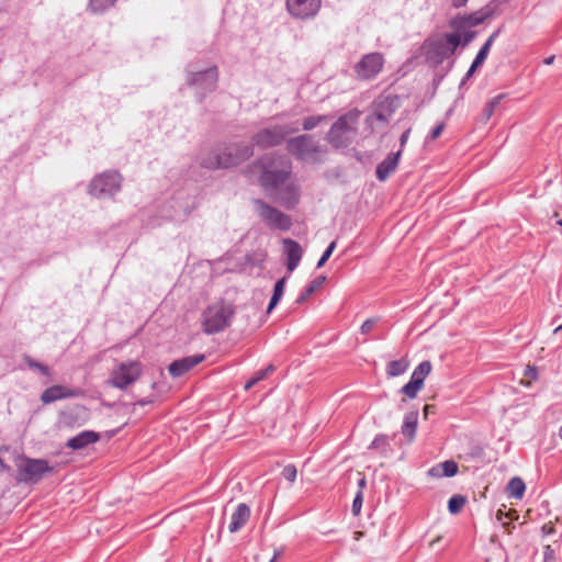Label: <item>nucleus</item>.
<instances>
[{"label":"nucleus","instance_id":"obj_1","mask_svg":"<svg viewBox=\"0 0 562 562\" xmlns=\"http://www.w3.org/2000/svg\"><path fill=\"white\" fill-rule=\"evenodd\" d=\"M291 172L290 161L281 158L265 165L261 184L265 189L274 190L273 198L283 206L291 209L299 202V189L293 181H289Z\"/></svg>","mask_w":562,"mask_h":562},{"label":"nucleus","instance_id":"obj_2","mask_svg":"<svg viewBox=\"0 0 562 562\" xmlns=\"http://www.w3.org/2000/svg\"><path fill=\"white\" fill-rule=\"evenodd\" d=\"M461 43L459 33H450L431 37L423 45L424 54L428 59L440 63L450 57Z\"/></svg>","mask_w":562,"mask_h":562},{"label":"nucleus","instance_id":"obj_3","mask_svg":"<svg viewBox=\"0 0 562 562\" xmlns=\"http://www.w3.org/2000/svg\"><path fill=\"white\" fill-rule=\"evenodd\" d=\"M233 308L224 302L210 305L203 313V329L206 334H214L225 329L232 319Z\"/></svg>","mask_w":562,"mask_h":562},{"label":"nucleus","instance_id":"obj_4","mask_svg":"<svg viewBox=\"0 0 562 562\" xmlns=\"http://www.w3.org/2000/svg\"><path fill=\"white\" fill-rule=\"evenodd\" d=\"M252 150L249 146L229 145L225 147L221 154H216L203 160V165L207 168H228L244 161L250 157Z\"/></svg>","mask_w":562,"mask_h":562},{"label":"nucleus","instance_id":"obj_5","mask_svg":"<svg viewBox=\"0 0 562 562\" xmlns=\"http://www.w3.org/2000/svg\"><path fill=\"white\" fill-rule=\"evenodd\" d=\"M143 372V364L137 360L116 363L110 374L109 384L124 390L138 380Z\"/></svg>","mask_w":562,"mask_h":562},{"label":"nucleus","instance_id":"obj_6","mask_svg":"<svg viewBox=\"0 0 562 562\" xmlns=\"http://www.w3.org/2000/svg\"><path fill=\"white\" fill-rule=\"evenodd\" d=\"M359 113L349 112L333 125L328 133V140L335 147H345L350 143L351 135L358 122Z\"/></svg>","mask_w":562,"mask_h":562},{"label":"nucleus","instance_id":"obj_7","mask_svg":"<svg viewBox=\"0 0 562 562\" xmlns=\"http://www.w3.org/2000/svg\"><path fill=\"white\" fill-rule=\"evenodd\" d=\"M19 481L38 482L45 473L50 471L48 463L44 460L20 459L16 463Z\"/></svg>","mask_w":562,"mask_h":562},{"label":"nucleus","instance_id":"obj_8","mask_svg":"<svg viewBox=\"0 0 562 562\" xmlns=\"http://www.w3.org/2000/svg\"><path fill=\"white\" fill-rule=\"evenodd\" d=\"M121 176L117 172H105L95 177L90 186V194L95 198L110 196L120 189Z\"/></svg>","mask_w":562,"mask_h":562},{"label":"nucleus","instance_id":"obj_9","mask_svg":"<svg viewBox=\"0 0 562 562\" xmlns=\"http://www.w3.org/2000/svg\"><path fill=\"white\" fill-rule=\"evenodd\" d=\"M256 211L259 216L271 227L286 231L291 226V220L288 215L262 201H256Z\"/></svg>","mask_w":562,"mask_h":562},{"label":"nucleus","instance_id":"obj_10","mask_svg":"<svg viewBox=\"0 0 562 562\" xmlns=\"http://www.w3.org/2000/svg\"><path fill=\"white\" fill-rule=\"evenodd\" d=\"M384 64L383 56L379 53H371L361 58L356 65L355 71L360 79H372L382 69Z\"/></svg>","mask_w":562,"mask_h":562},{"label":"nucleus","instance_id":"obj_11","mask_svg":"<svg viewBox=\"0 0 562 562\" xmlns=\"http://www.w3.org/2000/svg\"><path fill=\"white\" fill-rule=\"evenodd\" d=\"M290 153L302 160L312 161L317 158V146L310 136H299L289 142Z\"/></svg>","mask_w":562,"mask_h":562},{"label":"nucleus","instance_id":"obj_12","mask_svg":"<svg viewBox=\"0 0 562 562\" xmlns=\"http://www.w3.org/2000/svg\"><path fill=\"white\" fill-rule=\"evenodd\" d=\"M321 3V0H286V9L296 19H308L318 12Z\"/></svg>","mask_w":562,"mask_h":562},{"label":"nucleus","instance_id":"obj_13","mask_svg":"<svg viewBox=\"0 0 562 562\" xmlns=\"http://www.w3.org/2000/svg\"><path fill=\"white\" fill-rule=\"evenodd\" d=\"M295 128H288L284 126H276L273 128H266L259 132L254 142L262 147L278 145L288 134L293 133Z\"/></svg>","mask_w":562,"mask_h":562},{"label":"nucleus","instance_id":"obj_14","mask_svg":"<svg viewBox=\"0 0 562 562\" xmlns=\"http://www.w3.org/2000/svg\"><path fill=\"white\" fill-rule=\"evenodd\" d=\"M204 360L203 355H194L190 357L182 358L180 360L173 361L169 366V372L172 376H181L189 370L193 369L195 366L201 363Z\"/></svg>","mask_w":562,"mask_h":562},{"label":"nucleus","instance_id":"obj_15","mask_svg":"<svg viewBox=\"0 0 562 562\" xmlns=\"http://www.w3.org/2000/svg\"><path fill=\"white\" fill-rule=\"evenodd\" d=\"M284 254L286 256V267L289 272H292L301 261L303 249L299 243L285 238L283 239Z\"/></svg>","mask_w":562,"mask_h":562},{"label":"nucleus","instance_id":"obj_16","mask_svg":"<svg viewBox=\"0 0 562 562\" xmlns=\"http://www.w3.org/2000/svg\"><path fill=\"white\" fill-rule=\"evenodd\" d=\"M100 435L92 430H85L67 441V447L72 450H80L99 441Z\"/></svg>","mask_w":562,"mask_h":562},{"label":"nucleus","instance_id":"obj_17","mask_svg":"<svg viewBox=\"0 0 562 562\" xmlns=\"http://www.w3.org/2000/svg\"><path fill=\"white\" fill-rule=\"evenodd\" d=\"M250 517V509L246 504H239L235 512L231 516V521L228 525V530L231 532L238 531L241 527L246 525Z\"/></svg>","mask_w":562,"mask_h":562},{"label":"nucleus","instance_id":"obj_18","mask_svg":"<svg viewBox=\"0 0 562 562\" xmlns=\"http://www.w3.org/2000/svg\"><path fill=\"white\" fill-rule=\"evenodd\" d=\"M75 395H77V393L66 386L54 385L52 387L46 389L43 392L41 400L43 401V403L49 404L57 400H61L65 397H72Z\"/></svg>","mask_w":562,"mask_h":562},{"label":"nucleus","instance_id":"obj_19","mask_svg":"<svg viewBox=\"0 0 562 562\" xmlns=\"http://www.w3.org/2000/svg\"><path fill=\"white\" fill-rule=\"evenodd\" d=\"M401 156V150H398L394 155L387 156L379 166L376 169V177L380 180H385L396 168L398 158Z\"/></svg>","mask_w":562,"mask_h":562},{"label":"nucleus","instance_id":"obj_20","mask_svg":"<svg viewBox=\"0 0 562 562\" xmlns=\"http://www.w3.org/2000/svg\"><path fill=\"white\" fill-rule=\"evenodd\" d=\"M457 472H458V464L452 460L441 462V463L432 467L428 471L429 475L434 476V477L453 476L457 474Z\"/></svg>","mask_w":562,"mask_h":562},{"label":"nucleus","instance_id":"obj_21","mask_svg":"<svg viewBox=\"0 0 562 562\" xmlns=\"http://www.w3.org/2000/svg\"><path fill=\"white\" fill-rule=\"evenodd\" d=\"M495 35L496 34H493L492 36H490V38L482 46V48L477 53L474 61L472 63L469 71L467 74V77H471L475 72V70L483 65V63L485 61V59H486V57L488 55L491 46H492V44L494 42Z\"/></svg>","mask_w":562,"mask_h":562},{"label":"nucleus","instance_id":"obj_22","mask_svg":"<svg viewBox=\"0 0 562 562\" xmlns=\"http://www.w3.org/2000/svg\"><path fill=\"white\" fill-rule=\"evenodd\" d=\"M417 420V412H409L404 417V422L402 425V434L408 439V441H412L415 437Z\"/></svg>","mask_w":562,"mask_h":562},{"label":"nucleus","instance_id":"obj_23","mask_svg":"<svg viewBox=\"0 0 562 562\" xmlns=\"http://www.w3.org/2000/svg\"><path fill=\"white\" fill-rule=\"evenodd\" d=\"M506 491L509 495V497H514L516 499H521L524 494H525V491H526V485H525V482L520 479V477H513L507 486H506Z\"/></svg>","mask_w":562,"mask_h":562},{"label":"nucleus","instance_id":"obj_24","mask_svg":"<svg viewBox=\"0 0 562 562\" xmlns=\"http://www.w3.org/2000/svg\"><path fill=\"white\" fill-rule=\"evenodd\" d=\"M393 113L392 103L387 99L380 100L374 109L376 120L387 122Z\"/></svg>","mask_w":562,"mask_h":562},{"label":"nucleus","instance_id":"obj_25","mask_svg":"<svg viewBox=\"0 0 562 562\" xmlns=\"http://www.w3.org/2000/svg\"><path fill=\"white\" fill-rule=\"evenodd\" d=\"M409 367V361L407 358H402L400 360L391 361L386 366V373L389 376H398L406 372Z\"/></svg>","mask_w":562,"mask_h":562},{"label":"nucleus","instance_id":"obj_26","mask_svg":"<svg viewBox=\"0 0 562 562\" xmlns=\"http://www.w3.org/2000/svg\"><path fill=\"white\" fill-rule=\"evenodd\" d=\"M326 278L325 277H318L316 279H314L305 289L304 291L300 294V296L297 297V303H304L305 301H307L310 299V296L316 292L322 285L323 283L325 282Z\"/></svg>","mask_w":562,"mask_h":562},{"label":"nucleus","instance_id":"obj_27","mask_svg":"<svg viewBox=\"0 0 562 562\" xmlns=\"http://www.w3.org/2000/svg\"><path fill=\"white\" fill-rule=\"evenodd\" d=\"M431 369L432 367L429 361H423L415 368L411 379L424 385V381L431 372Z\"/></svg>","mask_w":562,"mask_h":562},{"label":"nucleus","instance_id":"obj_28","mask_svg":"<svg viewBox=\"0 0 562 562\" xmlns=\"http://www.w3.org/2000/svg\"><path fill=\"white\" fill-rule=\"evenodd\" d=\"M285 282H286V277H283L276 283L273 294H272V297H271L269 306H268V313H270L278 305L281 297L283 296L284 289H285Z\"/></svg>","mask_w":562,"mask_h":562},{"label":"nucleus","instance_id":"obj_29","mask_svg":"<svg viewBox=\"0 0 562 562\" xmlns=\"http://www.w3.org/2000/svg\"><path fill=\"white\" fill-rule=\"evenodd\" d=\"M423 387H424V385H423V384H420V383H418V382H416V381H414V380H412V379H411V381L402 387L401 392H402V393H403L407 398L413 400V398H415V397L417 396L418 392H419Z\"/></svg>","mask_w":562,"mask_h":562},{"label":"nucleus","instance_id":"obj_30","mask_svg":"<svg viewBox=\"0 0 562 562\" xmlns=\"http://www.w3.org/2000/svg\"><path fill=\"white\" fill-rule=\"evenodd\" d=\"M485 16L480 13H474L460 20L458 29L465 26H475L484 21Z\"/></svg>","mask_w":562,"mask_h":562},{"label":"nucleus","instance_id":"obj_31","mask_svg":"<svg viewBox=\"0 0 562 562\" xmlns=\"http://www.w3.org/2000/svg\"><path fill=\"white\" fill-rule=\"evenodd\" d=\"M465 498L460 495H454L449 499L448 508L451 514H458L464 506Z\"/></svg>","mask_w":562,"mask_h":562},{"label":"nucleus","instance_id":"obj_32","mask_svg":"<svg viewBox=\"0 0 562 562\" xmlns=\"http://www.w3.org/2000/svg\"><path fill=\"white\" fill-rule=\"evenodd\" d=\"M116 0H90L92 11L100 12L113 5Z\"/></svg>","mask_w":562,"mask_h":562},{"label":"nucleus","instance_id":"obj_33","mask_svg":"<svg viewBox=\"0 0 562 562\" xmlns=\"http://www.w3.org/2000/svg\"><path fill=\"white\" fill-rule=\"evenodd\" d=\"M205 80L209 87H214L217 80V74L214 69H209L203 74H199V78L196 80Z\"/></svg>","mask_w":562,"mask_h":562},{"label":"nucleus","instance_id":"obj_34","mask_svg":"<svg viewBox=\"0 0 562 562\" xmlns=\"http://www.w3.org/2000/svg\"><path fill=\"white\" fill-rule=\"evenodd\" d=\"M282 475L289 482H294L296 480L297 471L296 468L292 464H288L283 468Z\"/></svg>","mask_w":562,"mask_h":562},{"label":"nucleus","instance_id":"obj_35","mask_svg":"<svg viewBox=\"0 0 562 562\" xmlns=\"http://www.w3.org/2000/svg\"><path fill=\"white\" fill-rule=\"evenodd\" d=\"M453 26L457 29V32H456V33H459V34H460V36H461V41H463V45L469 44V43L474 38L475 33H474V32H472V31H467V32L461 33V30H462V29H458V26H459L458 21H454V22H453Z\"/></svg>","mask_w":562,"mask_h":562},{"label":"nucleus","instance_id":"obj_36","mask_svg":"<svg viewBox=\"0 0 562 562\" xmlns=\"http://www.w3.org/2000/svg\"><path fill=\"white\" fill-rule=\"evenodd\" d=\"M324 119H325V116H311V117H307L303 122V127H304V130H312L315 126H317Z\"/></svg>","mask_w":562,"mask_h":562},{"label":"nucleus","instance_id":"obj_37","mask_svg":"<svg viewBox=\"0 0 562 562\" xmlns=\"http://www.w3.org/2000/svg\"><path fill=\"white\" fill-rule=\"evenodd\" d=\"M362 502H363L362 493H361V491H358V493L353 499V503H352V514L355 516H358L360 514L361 507H362Z\"/></svg>","mask_w":562,"mask_h":562},{"label":"nucleus","instance_id":"obj_38","mask_svg":"<svg viewBox=\"0 0 562 562\" xmlns=\"http://www.w3.org/2000/svg\"><path fill=\"white\" fill-rule=\"evenodd\" d=\"M336 247V243L333 241L328 247L327 249L324 251L323 256L321 257L318 263H317V267L321 268L325 265V262L329 259V257L331 256L334 249Z\"/></svg>","mask_w":562,"mask_h":562},{"label":"nucleus","instance_id":"obj_39","mask_svg":"<svg viewBox=\"0 0 562 562\" xmlns=\"http://www.w3.org/2000/svg\"><path fill=\"white\" fill-rule=\"evenodd\" d=\"M504 518H509V519H517L518 518V514L516 510L512 509L507 513H505L503 509H498L497 513H496V519L499 520V521H503Z\"/></svg>","mask_w":562,"mask_h":562},{"label":"nucleus","instance_id":"obj_40","mask_svg":"<svg viewBox=\"0 0 562 562\" xmlns=\"http://www.w3.org/2000/svg\"><path fill=\"white\" fill-rule=\"evenodd\" d=\"M274 371V367L272 364H270L269 367H267L266 369L263 370H260L258 371L254 376L252 379L258 383L259 381L266 379L271 372Z\"/></svg>","mask_w":562,"mask_h":562},{"label":"nucleus","instance_id":"obj_41","mask_svg":"<svg viewBox=\"0 0 562 562\" xmlns=\"http://www.w3.org/2000/svg\"><path fill=\"white\" fill-rule=\"evenodd\" d=\"M524 379L527 380L526 384L529 385L531 381L537 379V370L535 367L528 366L524 373Z\"/></svg>","mask_w":562,"mask_h":562},{"label":"nucleus","instance_id":"obj_42","mask_svg":"<svg viewBox=\"0 0 562 562\" xmlns=\"http://www.w3.org/2000/svg\"><path fill=\"white\" fill-rule=\"evenodd\" d=\"M378 321L375 318H369L361 325V333L367 335L369 334L376 325Z\"/></svg>","mask_w":562,"mask_h":562},{"label":"nucleus","instance_id":"obj_43","mask_svg":"<svg viewBox=\"0 0 562 562\" xmlns=\"http://www.w3.org/2000/svg\"><path fill=\"white\" fill-rule=\"evenodd\" d=\"M445 130V124L443 123H440L438 124L430 133V138L431 139H437L443 132Z\"/></svg>","mask_w":562,"mask_h":562},{"label":"nucleus","instance_id":"obj_44","mask_svg":"<svg viewBox=\"0 0 562 562\" xmlns=\"http://www.w3.org/2000/svg\"><path fill=\"white\" fill-rule=\"evenodd\" d=\"M29 366L31 368L40 370L43 374H48L49 373L48 368L46 366H44V364H41V363H37V362L29 360Z\"/></svg>","mask_w":562,"mask_h":562},{"label":"nucleus","instance_id":"obj_45","mask_svg":"<svg viewBox=\"0 0 562 562\" xmlns=\"http://www.w3.org/2000/svg\"><path fill=\"white\" fill-rule=\"evenodd\" d=\"M542 533L548 536V535H552L554 532V527H553V524L550 521L548 524H544L542 526Z\"/></svg>","mask_w":562,"mask_h":562},{"label":"nucleus","instance_id":"obj_46","mask_svg":"<svg viewBox=\"0 0 562 562\" xmlns=\"http://www.w3.org/2000/svg\"><path fill=\"white\" fill-rule=\"evenodd\" d=\"M504 98V94H498L496 95L495 98H493L490 102H488V106H492V109H495L499 103L501 101L503 100Z\"/></svg>","mask_w":562,"mask_h":562},{"label":"nucleus","instance_id":"obj_47","mask_svg":"<svg viewBox=\"0 0 562 562\" xmlns=\"http://www.w3.org/2000/svg\"><path fill=\"white\" fill-rule=\"evenodd\" d=\"M409 133H411V128H407L401 136L400 138V142H401V146H405V144L407 143L408 140V137H409Z\"/></svg>","mask_w":562,"mask_h":562},{"label":"nucleus","instance_id":"obj_48","mask_svg":"<svg viewBox=\"0 0 562 562\" xmlns=\"http://www.w3.org/2000/svg\"><path fill=\"white\" fill-rule=\"evenodd\" d=\"M436 406L435 405H425L424 407V417L427 418L430 413H435Z\"/></svg>","mask_w":562,"mask_h":562},{"label":"nucleus","instance_id":"obj_49","mask_svg":"<svg viewBox=\"0 0 562 562\" xmlns=\"http://www.w3.org/2000/svg\"><path fill=\"white\" fill-rule=\"evenodd\" d=\"M468 0H450L451 4L454 8L463 7L467 3Z\"/></svg>","mask_w":562,"mask_h":562},{"label":"nucleus","instance_id":"obj_50","mask_svg":"<svg viewBox=\"0 0 562 562\" xmlns=\"http://www.w3.org/2000/svg\"><path fill=\"white\" fill-rule=\"evenodd\" d=\"M366 484H367V482H366V477H361V479L359 480V482H358L359 491H361V493H362V494H363V490H364V487H366Z\"/></svg>","mask_w":562,"mask_h":562},{"label":"nucleus","instance_id":"obj_51","mask_svg":"<svg viewBox=\"0 0 562 562\" xmlns=\"http://www.w3.org/2000/svg\"><path fill=\"white\" fill-rule=\"evenodd\" d=\"M494 110H495V109H492V106H488V103L486 104V106H485V109H484V112H485V114H486L487 119L492 116V114H493Z\"/></svg>","mask_w":562,"mask_h":562},{"label":"nucleus","instance_id":"obj_52","mask_svg":"<svg viewBox=\"0 0 562 562\" xmlns=\"http://www.w3.org/2000/svg\"><path fill=\"white\" fill-rule=\"evenodd\" d=\"M257 382L251 378L245 385V390H250Z\"/></svg>","mask_w":562,"mask_h":562},{"label":"nucleus","instance_id":"obj_53","mask_svg":"<svg viewBox=\"0 0 562 562\" xmlns=\"http://www.w3.org/2000/svg\"><path fill=\"white\" fill-rule=\"evenodd\" d=\"M441 537H437L435 540L431 541L430 546L432 547L436 542H439Z\"/></svg>","mask_w":562,"mask_h":562},{"label":"nucleus","instance_id":"obj_54","mask_svg":"<svg viewBox=\"0 0 562 562\" xmlns=\"http://www.w3.org/2000/svg\"><path fill=\"white\" fill-rule=\"evenodd\" d=\"M552 60H553V57H550V58H548V59L546 60V63H547V64H551V63H552Z\"/></svg>","mask_w":562,"mask_h":562},{"label":"nucleus","instance_id":"obj_55","mask_svg":"<svg viewBox=\"0 0 562 562\" xmlns=\"http://www.w3.org/2000/svg\"><path fill=\"white\" fill-rule=\"evenodd\" d=\"M0 467H1L2 469H7V468H5V465H4V463H3V461H2L1 459H0Z\"/></svg>","mask_w":562,"mask_h":562},{"label":"nucleus","instance_id":"obj_56","mask_svg":"<svg viewBox=\"0 0 562 562\" xmlns=\"http://www.w3.org/2000/svg\"><path fill=\"white\" fill-rule=\"evenodd\" d=\"M559 436H560V438L562 439V426H561V427H560V429H559Z\"/></svg>","mask_w":562,"mask_h":562},{"label":"nucleus","instance_id":"obj_57","mask_svg":"<svg viewBox=\"0 0 562 562\" xmlns=\"http://www.w3.org/2000/svg\"><path fill=\"white\" fill-rule=\"evenodd\" d=\"M553 216H554V217H558V216H559V213H558V212H554Z\"/></svg>","mask_w":562,"mask_h":562},{"label":"nucleus","instance_id":"obj_58","mask_svg":"<svg viewBox=\"0 0 562 562\" xmlns=\"http://www.w3.org/2000/svg\"><path fill=\"white\" fill-rule=\"evenodd\" d=\"M558 225L562 226V220L558 221Z\"/></svg>","mask_w":562,"mask_h":562},{"label":"nucleus","instance_id":"obj_59","mask_svg":"<svg viewBox=\"0 0 562 562\" xmlns=\"http://www.w3.org/2000/svg\"><path fill=\"white\" fill-rule=\"evenodd\" d=\"M276 559H277V557H274L270 562H274V561H276Z\"/></svg>","mask_w":562,"mask_h":562}]
</instances>
